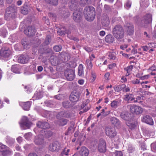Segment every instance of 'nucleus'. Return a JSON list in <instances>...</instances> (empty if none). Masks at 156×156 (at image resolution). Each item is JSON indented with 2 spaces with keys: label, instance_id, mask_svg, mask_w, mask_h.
<instances>
[{
  "label": "nucleus",
  "instance_id": "obj_1",
  "mask_svg": "<svg viewBox=\"0 0 156 156\" xmlns=\"http://www.w3.org/2000/svg\"><path fill=\"white\" fill-rule=\"evenodd\" d=\"M124 30L122 27L119 24L116 25L112 28V34L114 37L118 41H121L124 37Z\"/></svg>",
  "mask_w": 156,
  "mask_h": 156
},
{
  "label": "nucleus",
  "instance_id": "obj_2",
  "mask_svg": "<svg viewBox=\"0 0 156 156\" xmlns=\"http://www.w3.org/2000/svg\"><path fill=\"white\" fill-rule=\"evenodd\" d=\"M83 13L85 19L88 21H92L95 18V9L92 6L86 7Z\"/></svg>",
  "mask_w": 156,
  "mask_h": 156
},
{
  "label": "nucleus",
  "instance_id": "obj_3",
  "mask_svg": "<svg viewBox=\"0 0 156 156\" xmlns=\"http://www.w3.org/2000/svg\"><path fill=\"white\" fill-rule=\"evenodd\" d=\"M152 21V16L148 13L144 16L139 23V25L141 27L147 28L151 23Z\"/></svg>",
  "mask_w": 156,
  "mask_h": 156
},
{
  "label": "nucleus",
  "instance_id": "obj_4",
  "mask_svg": "<svg viewBox=\"0 0 156 156\" xmlns=\"http://www.w3.org/2000/svg\"><path fill=\"white\" fill-rule=\"evenodd\" d=\"M106 135L110 138H114L117 134V132L114 127H108L105 130Z\"/></svg>",
  "mask_w": 156,
  "mask_h": 156
},
{
  "label": "nucleus",
  "instance_id": "obj_5",
  "mask_svg": "<svg viewBox=\"0 0 156 156\" xmlns=\"http://www.w3.org/2000/svg\"><path fill=\"white\" fill-rule=\"evenodd\" d=\"M10 151L9 147L4 144H0V155L6 156L10 154Z\"/></svg>",
  "mask_w": 156,
  "mask_h": 156
},
{
  "label": "nucleus",
  "instance_id": "obj_6",
  "mask_svg": "<svg viewBox=\"0 0 156 156\" xmlns=\"http://www.w3.org/2000/svg\"><path fill=\"white\" fill-rule=\"evenodd\" d=\"M11 52L8 47H3L0 50V56L4 58H7L11 54Z\"/></svg>",
  "mask_w": 156,
  "mask_h": 156
},
{
  "label": "nucleus",
  "instance_id": "obj_7",
  "mask_svg": "<svg viewBox=\"0 0 156 156\" xmlns=\"http://www.w3.org/2000/svg\"><path fill=\"white\" fill-rule=\"evenodd\" d=\"M129 106L130 110L132 113L139 114L143 112V109L140 107L134 105H130Z\"/></svg>",
  "mask_w": 156,
  "mask_h": 156
},
{
  "label": "nucleus",
  "instance_id": "obj_8",
  "mask_svg": "<svg viewBox=\"0 0 156 156\" xmlns=\"http://www.w3.org/2000/svg\"><path fill=\"white\" fill-rule=\"evenodd\" d=\"M80 97V94L78 92H73L70 94L69 99L70 101L73 102H76L78 101Z\"/></svg>",
  "mask_w": 156,
  "mask_h": 156
},
{
  "label": "nucleus",
  "instance_id": "obj_9",
  "mask_svg": "<svg viewBox=\"0 0 156 156\" xmlns=\"http://www.w3.org/2000/svg\"><path fill=\"white\" fill-rule=\"evenodd\" d=\"M82 12L80 11H75L73 14V18L74 20L76 22H79L82 20Z\"/></svg>",
  "mask_w": 156,
  "mask_h": 156
},
{
  "label": "nucleus",
  "instance_id": "obj_10",
  "mask_svg": "<svg viewBox=\"0 0 156 156\" xmlns=\"http://www.w3.org/2000/svg\"><path fill=\"white\" fill-rule=\"evenodd\" d=\"M65 76L68 80L71 81L74 78V72L73 70L69 69L65 71Z\"/></svg>",
  "mask_w": 156,
  "mask_h": 156
},
{
  "label": "nucleus",
  "instance_id": "obj_11",
  "mask_svg": "<svg viewBox=\"0 0 156 156\" xmlns=\"http://www.w3.org/2000/svg\"><path fill=\"white\" fill-rule=\"evenodd\" d=\"M141 120L143 122L151 125L154 124V122L152 118L148 115H144L141 118Z\"/></svg>",
  "mask_w": 156,
  "mask_h": 156
},
{
  "label": "nucleus",
  "instance_id": "obj_12",
  "mask_svg": "<svg viewBox=\"0 0 156 156\" xmlns=\"http://www.w3.org/2000/svg\"><path fill=\"white\" fill-rule=\"evenodd\" d=\"M25 34L29 36H33L36 32L35 27L32 26H29L24 31Z\"/></svg>",
  "mask_w": 156,
  "mask_h": 156
},
{
  "label": "nucleus",
  "instance_id": "obj_13",
  "mask_svg": "<svg viewBox=\"0 0 156 156\" xmlns=\"http://www.w3.org/2000/svg\"><path fill=\"white\" fill-rule=\"evenodd\" d=\"M71 113L67 111H62L59 112L56 115L57 119H60L62 118H69L71 117Z\"/></svg>",
  "mask_w": 156,
  "mask_h": 156
},
{
  "label": "nucleus",
  "instance_id": "obj_14",
  "mask_svg": "<svg viewBox=\"0 0 156 156\" xmlns=\"http://www.w3.org/2000/svg\"><path fill=\"white\" fill-rule=\"evenodd\" d=\"M106 144L104 140L101 139L99 142L98 150L101 152H104L106 150Z\"/></svg>",
  "mask_w": 156,
  "mask_h": 156
},
{
  "label": "nucleus",
  "instance_id": "obj_15",
  "mask_svg": "<svg viewBox=\"0 0 156 156\" xmlns=\"http://www.w3.org/2000/svg\"><path fill=\"white\" fill-rule=\"evenodd\" d=\"M15 11V9L14 7L11 6H9L6 9L5 14V18L12 17Z\"/></svg>",
  "mask_w": 156,
  "mask_h": 156
},
{
  "label": "nucleus",
  "instance_id": "obj_16",
  "mask_svg": "<svg viewBox=\"0 0 156 156\" xmlns=\"http://www.w3.org/2000/svg\"><path fill=\"white\" fill-rule=\"evenodd\" d=\"M69 8L72 11H76L78 8V2L76 0H72L69 3Z\"/></svg>",
  "mask_w": 156,
  "mask_h": 156
},
{
  "label": "nucleus",
  "instance_id": "obj_17",
  "mask_svg": "<svg viewBox=\"0 0 156 156\" xmlns=\"http://www.w3.org/2000/svg\"><path fill=\"white\" fill-rule=\"evenodd\" d=\"M20 126L21 127H25L27 128H29L31 126V122L29 121L27 117H24L22 119Z\"/></svg>",
  "mask_w": 156,
  "mask_h": 156
},
{
  "label": "nucleus",
  "instance_id": "obj_18",
  "mask_svg": "<svg viewBox=\"0 0 156 156\" xmlns=\"http://www.w3.org/2000/svg\"><path fill=\"white\" fill-rule=\"evenodd\" d=\"M126 29L129 35H131L133 33L134 29L133 26L130 23H126L125 26Z\"/></svg>",
  "mask_w": 156,
  "mask_h": 156
},
{
  "label": "nucleus",
  "instance_id": "obj_19",
  "mask_svg": "<svg viewBox=\"0 0 156 156\" xmlns=\"http://www.w3.org/2000/svg\"><path fill=\"white\" fill-rule=\"evenodd\" d=\"M44 137L42 135H39L35 137L34 142L36 145L41 144L44 142Z\"/></svg>",
  "mask_w": 156,
  "mask_h": 156
},
{
  "label": "nucleus",
  "instance_id": "obj_20",
  "mask_svg": "<svg viewBox=\"0 0 156 156\" xmlns=\"http://www.w3.org/2000/svg\"><path fill=\"white\" fill-rule=\"evenodd\" d=\"M29 60V58L27 55H20L18 59V62L25 64L27 63Z\"/></svg>",
  "mask_w": 156,
  "mask_h": 156
},
{
  "label": "nucleus",
  "instance_id": "obj_21",
  "mask_svg": "<svg viewBox=\"0 0 156 156\" xmlns=\"http://www.w3.org/2000/svg\"><path fill=\"white\" fill-rule=\"evenodd\" d=\"M61 56H59L58 58L56 56L53 57V58H52L51 59V64L54 66H56L57 65L60 64L62 62H64L65 61V60H63L62 59L61 60H58V58H60V57Z\"/></svg>",
  "mask_w": 156,
  "mask_h": 156
},
{
  "label": "nucleus",
  "instance_id": "obj_22",
  "mask_svg": "<svg viewBox=\"0 0 156 156\" xmlns=\"http://www.w3.org/2000/svg\"><path fill=\"white\" fill-rule=\"evenodd\" d=\"M36 125L37 127L41 129L47 128L50 127L49 124L46 122L38 121Z\"/></svg>",
  "mask_w": 156,
  "mask_h": 156
},
{
  "label": "nucleus",
  "instance_id": "obj_23",
  "mask_svg": "<svg viewBox=\"0 0 156 156\" xmlns=\"http://www.w3.org/2000/svg\"><path fill=\"white\" fill-rule=\"evenodd\" d=\"M110 22L108 17L106 15H105L101 20L102 25L105 27H108L110 24Z\"/></svg>",
  "mask_w": 156,
  "mask_h": 156
},
{
  "label": "nucleus",
  "instance_id": "obj_24",
  "mask_svg": "<svg viewBox=\"0 0 156 156\" xmlns=\"http://www.w3.org/2000/svg\"><path fill=\"white\" fill-rule=\"evenodd\" d=\"M111 123L115 126H119L120 124V122L119 119L115 117H112L110 119Z\"/></svg>",
  "mask_w": 156,
  "mask_h": 156
},
{
  "label": "nucleus",
  "instance_id": "obj_25",
  "mask_svg": "<svg viewBox=\"0 0 156 156\" xmlns=\"http://www.w3.org/2000/svg\"><path fill=\"white\" fill-rule=\"evenodd\" d=\"M20 105L24 110H28L30 106V102L29 101L21 102L20 103Z\"/></svg>",
  "mask_w": 156,
  "mask_h": 156
},
{
  "label": "nucleus",
  "instance_id": "obj_26",
  "mask_svg": "<svg viewBox=\"0 0 156 156\" xmlns=\"http://www.w3.org/2000/svg\"><path fill=\"white\" fill-rule=\"evenodd\" d=\"M11 71L15 73H20V66L17 64L12 65L11 68Z\"/></svg>",
  "mask_w": 156,
  "mask_h": 156
},
{
  "label": "nucleus",
  "instance_id": "obj_27",
  "mask_svg": "<svg viewBox=\"0 0 156 156\" xmlns=\"http://www.w3.org/2000/svg\"><path fill=\"white\" fill-rule=\"evenodd\" d=\"M21 44L24 49H27L29 48L30 43L27 38H24L21 41Z\"/></svg>",
  "mask_w": 156,
  "mask_h": 156
},
{
  "label": "nucleus",
  "instance_id": "obj_28",
  "mask_svg": "<svg viewBox=\"0 0 156 156\" xmlns=\"http://www.w3.org/2000/svg\"><path fill=\"white\" fill-rule=\"evenodd\" d=\"M58 143L57 142H55L51 144L49 146V150L52 151H55L57 150L58 148Z\"/></svg>",
  "mask_w": 156,
  "mask_h": 156
},
{
  "label": "nucleus",
  "instance_id": "obj_29",
  "mask_svg": "<svg viewBox=\"0 0 156 156\" xmlns=\"http://www.w3.org/2000/svg\"><path fill=\"white\" fill-rule=\"evenodd\" d=\"M80 152L82 156H87L89 154L88 149L85 147H81Z\"/></svg>",
  "mask_w": 156,
  "mask_h": 156
},
{
  "label": "nucleus",
  "instance_id": "obj_30",
  "mask_svg": "<svg viewBox=\"0 0 156 156\" xmlns=\"http://www.w3.org/2000/svg\"><path fill=\"white\" fill-rule=\"evenodd\" d=\"M114 37L111 34H108L105 37V41L108 43H112L115 41Z\"/></svg>",
  "mask_w": 156,
  "mask_h": 156
},
{
  "label": "nucleus",
  "instance_id": "obj_31",
  "mask_svg": "<svg viewBox=\"0 0 156 156\" xmlns=\"http://www.w3.org/2000/svg\"><path fill=\"white\" fill-rule=\"evenodd\" d=\"M126 87V85L122 84L120 85H119L114 87V90L116 92H119L125 88Z\"/></svg>",
  "mask_w": 156,
  "mask_h": 156
},
{
  "label": "nucleus",
  "instance_id": "obj_32",
  "mask_svg": "<svg viewBox=\"0 0 156 156\" xmlns=\"http://www.w3.org/2000/svg\"><path fill=\"white\" fill-rule=\"evenodd\" d=\"M134 99L133 95L131 94H126L124 96V100L125 101H133Z\"/></svg>",
  "mask_w": 156,
  "mask_h": 156
},
{
  "label": "nucleus",
  "instance_id": "obj_33",
  "mask_svg": "<svg viewBox=\"0 0 156 156\" xmlns=\"http://www.w3.org/2000/svg\"><path fill=\"white\" fill-rule=\"evenodd\" d=\"M59 120L58 122L59 125L61 126H63L66 125L69 120L67 119H59Z\"/></svg>",
  "mask_w": 156,
  "mask_h": 156
},
{
  "label": "nucleus",
  "instance_id": "obj_34",
  "mask_svg": "<svg viewBox=\"0 0 156 156\" xmlns=\"http://www.w3.org/2000/svg\"><path fill=\"white\" fill-rule=\"evenodd\" d=\"M90 3V0H80L79 3L81 6H84Z\"/></svg>",
  "mask_w": 156,
  "mask_h": 156
},
{
  "label": "nucleus",
  "instance_id": "obj_35",
  "mask_svg": "<svg viewBox=\"0 0 156 156\" xmlns=\"http://www.w3.org/2000/svg\"><path fill=\"white\" fill-rule=\"evenodd\" d=\"M121 118L125 120H127L129 119V114L128 112H124L121 114Z\"/></svg>",
  "mask_w": 156,
  "mask_h": 156
},
{
  "label": "nucleus",
  "instance_id": "obj_36",
  "mask_svg": "<svg viewBox=\"0 0 156 156\" xmlns=\"http://www.w3.org/2000/svg\"><path fill=\"white\" fill-rule=\"evenodd\" d=\"M63 107L66 108H70L72 106L71 103L68 101H65L62 103Z\"/></svg>",
  "mask_w": 156,
  "mask_h": 156
},
{
  "label": "nucleus",
  "instance_id": "obj_37",
  "mask_svg": "<svg viewBox=\"0 0 156 156\" xmlns=\"http://www.w3.org/2000/svg\"><path fill=\"white\" fill-rule=\"evenodd\" d=\"M133 68V66L132 65L128 66L126 68H125V70L127 72L126 74V76H128L130 74V72L132 70Z\"/></svg>",
  "mask_w": 156,
  "mask_h": 156
},
{
  "label": "nucleus",
  "instance_id": "obj_38",
  "mask_svg": "<svg viewBox=\"0 0 156 156\" xmlns=\"http://www.w3.org/2000/svg\"><path fill=\"white\" fill-rule=\"evenodd\" d=\"M119 103L116 100L113 101L111 104V106L113 108H116L119 105Z\"/></svg>",
  "mask_w": 156,
  "mask_h": 156
},
{
  "label": "nucleus",
  "instance_id": "obj_39",
  "mask_svg": "<svg viewBox=\"0 0 156 156\" xmlns=\"http://www.w3.org/2000/svg\"><path fill=\"white\" fill-rule=\"evenodd\" d=\"M7 142L9 144L12 145L14 144L15 140L14 139L9 136L7 137Z\"/></svg>",
  "mask_w": 156,
  "mask_h": 156
},
{
  "label": "nucleus",
  "instance_id": "obj_40",
  "mask_svg": "<svg viewBox=\"0 0 156 156\" xmlns=\"http://www.w3.org/2000/svg\"><path fill=\"white\" fill-rule=\"evenodd\" d=\"M7 34V30L5 28L2 29L0 31V34L1 36H2L3 37H6Z\"/></svg>",
  "mask_w": 156,
  "mask_h": 156
},
{
  "label": "nucleus",
  "instance_id": "obj_41",
  "mask_svg": "<svg viewBox=\"0 0 156 156\" xmlns=\"http://www.w3.org/2000/svg\"><path fill=\"white\" fill-rule=\"evenodd\" d=\"M86 64L87 65V68L91 69L93 66L91 61L89 59H87L86 61Z\"/></svg>",
  "mask_w": 156,
  "mask_h": 156
},
{
  "label": "nucleus",
  "instance_id": "obj_42",
  "mask_svg": "<svg viewBox=\"0 0 156 156\" xmlns=\"http://www.w3.org/2000/svg\"><path fill=\"white\" fill-rule=\"evenodd\" d=\"M48 3L53 5H56L58 4V0H45Z\"/></svg>",
  "mask_w": 156,
  "mask_h": 156
},
{
  "label": "nucleus",
  "instance_id": "obj_43",
  "mask_svg": "<svg viewBox=\"0 0 156 156\" xmlns=\"http://www.w3.org/2000/svg\"><path fill=\"white\" fill-rule=\"evenodd\" d=\"M27 8L28 7L27 6L22 8L21 10V13L24 15L27 14L28 12Z\"/></svg>",
  "mask_w": 156,
  "mask_h": 156
},
{
  "label": "nucleus",
  "instance_id": "obj_44",
  "mask_svg": "<svg viewBox=\"0 0 156 156\" xmlns=\"http://www.w3.org/2000/svg\"><path fill=\"white\" fill-rule=\"evenodd\" d=\"M24 137L27 140H29L32 138V134L30 132L26 133L24 134Z\"/></svg>",
  "mask_w": 156,
  "mask_h": 156
},
{
  "label": "nucleus",
  "instance_id": "obj_45",
  "mask_svg": "<svg viewBox=\"0 0 156 156\" xmlns=\"http://www.w3.org/2000/svg\"><path fill=\"white\" fill-rule=\"evenodd\" d=\"M83 73V66L82 65H80L79 66L78 74L79 76H81Z\"/></svg>",
  "mask_w": 156,
  "mask_h": 156
},
{
  "label": "nucleus",
  "instance_id": "obj_46",
  "mask_svg": "<svg viewBox=\"0 0 156 156\" xmlns=\"http://www.w3.org/2000/svg\"><path fill=\"white\" fill-rule=\"evenodd\" d=\"M51 39L50 36L48 35L46 37V39L44 41V44L46 45H48L51 42Z\"/></svg>",
  "mask_w": 156,
  "mask_h": 156
},
{
  "label": "nucleus",
  "instance_id": "obj_47",
  "mask_svg": "<svg viewBox=\"0 0 156 156\" xmlns=\"http://www.w3.org/2000/svg\"><path fill=\"white\" fill-rule=\"evenodd\" d=\"M53 134L52 132L50 130H48L45 132V136L47 138L51 137Z\"/></svg>",
  "mask_w": 156,
  "mask_h": 156
},
{
  "label": "nucleus",
  "instance_id": "obj_48",
  "mask_svg": "<svg viewBox=\"0 0 156 156\" xmlns=\"http://www.w3.org/2000/svg\"><path fill=\"white\" fill-rule=\"evenodd\" d=\"M108 56L110 59H115V53L114 52L109 53Z\"/></svg>",
  "mask_w": 156,
  "mask_h": 156
},
{
  "label": "nucleus",
  "instance_id": "obj_49",
  "mask_svg": "<svg viewBox=\"0 0 156 156\" xmlns=\"http://www.w3.org/2000/svg\"><path fill=\"white\" fill-rule=\"evenodd\" d=\"M128 150L129 153H132L134 151L135 148L131 144H129L128 147Z\"/></svg>",
  "mask_w": 156,
  "mask_h": 156
},
{
  "label": "nucleus",
  "instance_id": "obj_50",
  "mask_svg": "<svg viewBox=\"0 0 156 156\" xmlns=\"http://www.w3.org/2000/svg\"><path fill=\"white\" fill-rule=\"evenodd\" d=\"M53 49L56 52H59L61 50L62 47L61 46L56 45L54 47Z\"/></svg>",
  "mask_w": 156,
  "mask_h": 156
},
{
  "label": "nucleus",
  "instance_id": "obj_51",
  "mask_svg": "<svg viewBox=\"0 0 156 156\" xmlns=\"http://www.w3.org/2000/svg\"><path fill=\"white\" fill-rule=\"evenodd\" d=\"M70 150L69 149H67L65 148L64 150L62 152L61 155L63 156L64 154L65 155H68V153L69 152Z\"/></svg>",
  "mask_w": 156,
  "mask_h": 156
},
{
  "label": "nucleus",
  "instance_id": "obj_52",
  "mask_svg": "<svg viewBox=\"0 0 156 156\" xmlns=\"http://www.w3.org/2000/svg\"><path fill=\"white\" fill-rule=\"evenodd\" d=\"M143 97L142 96H137L136 98V100H135L134 101V102L135 103L136 102H141V100L143 99Z\"/></svg>",
  "mask_w": 156,
  "mask_h": 156
},
{
  "label": "nucleus",
  "instance_id": "obj_53",
  "mask_svg": "<svg viewBox=\"0 0 156 156\" xmlns=\"http://www.w3.org/2000/svg\"><path fill=\"white\" fill-rule=\"evenodd\" d=\"M91 77L92 78V79L91 80L92 82H94L96 78V75L95 73L94 72L92 71L91 73Z\"/></svg>",
  "mask_w": 156,
  "mask_h": 156
},
{
  "label": "nucleus",
  "instance_id": "obj_54",
  "mask_svg": "<svg viewBox=\"0 0 156 156\" xmlns=\"http://www.w3.org/2000/svg\"><path fill=\"white\" fill-rule=\"evenodd\" d=\"M115 154V156H123L122 152L120 151H116Z\"/></svg>",
  "mask_w": 156,
  "mask_h": 156
},
{
  "label": "nucleus",
  "instance_id": "obj_55",
  "mask_svg": "<svg viewBox=\"0 0 156 156\" xmlns=\"http://www.w3.org/2000/svg\"><path fill=\"white\" fill-rule=\"evenodd\" d=\"M88 103V101H83V102L82 104L81 105V108H83L87 105Z\"/></svg>",
  "mask_w": 156,
  "mask_h": 156
},
{
  "label": "nucleus",
  "instance_id": "obj_56",
  "mask_svg": "<svg viewBox=\"0 0 156 156\" xmlns=\"http://www.w3.org/2000/svg\"><path fill=\"white\" fill-rule=\"evenodd\" d=\"M131 2L130 1H128L125 5V7L127 9L129 8L131 6Z\"/></svg>",
  "mask_w": 156,
  "mask_h": 156
},
{
  "label": "nucleus",
  "instance_id": "obj_57",
  "mask_svg": "<svg viewBox=\"0 0 156 156\" xmlns=\"http://www.w3.org/2000/svg\"><path fill=\"white\" fill-rule=\"evenodd\" d=\"M131 82L134 84H138L140 83V80L138 79H136V80H133L131 81Z\"/></svg>",
  "mask_w": 156,
  "mask_h": 156
},
{
  "label": "nucleus",
  "instance_id": "obj_58",
  "mask_svg": "<svg viewBox=\"0 0 156 156\" xmlns=\"http://www.w3.org/2000/svg\"><path fill=\"white\" fill-rule=\"evenodd\" d=\"M58 34L60 35H62L65 34V32L64 30H60L57 32Z\"/></svg>",
  "mask_w": 156,
  "mask_h": 156
},
{
  "label": "nucleus",
  "instance_id": "obj_59",
  "mask_svg": "<svg viewBox=\"0 0 156 156\" xmlns=\"http://www.w3.org/2000/svg\"><path fill=\"white\" fill-rule=\"evenodd\" d=\"M130 90V88L126 86L125 88L123 89V91L126 92H129Z\"/></svg>",
  "mask_w": 156,
  "mask_h": 156
},
{
  "label": "nucleus",
  "instance_id": "obj_60",
  "mask_svg": "<svg viewBox=\"0 0 156 156\" xmlns=\"http://www.w3.org/2000/svg\"><path fill=\"white\" fill-rule=\"evenodd\" d=\"M83 48L86 51L88 52H90L92 51L91 48L87 46L84 47Z\"/></svg>",
  "mask_w": 156,
  "mask_h": 156
},
{
  "label": "nucleus",
  "instance_id": "obj_61",
  "mask_svg": "<svg viewBox=\"0 0 156 156\" xmlns=\"http://www.w3.org/2000/svg\"><path fill=\"white\" fill-rule=\"evenodd\" d=\"M104 8L108 11H110L111 10V8L110 6L107 5H105L104 6Z\"/></svg>",
  "mask_w": 156,
  "mask_h": 156
},
{
  "label": "nucleus",
  "instance_id": "obj_62",
  "mask_svg": "<svg viewBox=\"0 0 156 156\" xmlns=\"http://www.w3.org/2000/svg\"><path fill=\"white\" fill-rule=\"evenodd\" d=\"M110 113V111H108L107 112H105L104 113L102 114V116L103 117H105L107 116L108 115H109Z\"/></svg>",
  "mask_w": 156,
  "mask_h": 156
},
{
  "label": "nucleus",
  "instance_id": "obj_63",
  "mask_svg": "<svg viewBox=\"0 0 156 156\" xmlns=\"http://www.w3.org/2000/svg\"><path fill=\"white\" fill-rule=\"evenodd\" d=\"M28 156H38L35 153H30L28 155Z\"/></svg>",
  "mask_w": 156,
  "mask_h": 156
},
{
  "label": "nucleus",
  "instance_id": "obj_64",
  "mask_svg": "<svg viewBox=\"0 0 156 156\" xmlns=\"http://www.w3.org/2000/svg\"><path fill=\"white\" fill-rule=\"evenodd\" d=\"M151 146H153V149L156 151V142L154 144H152Z\"/></svg>",
  "mask_w": 156,
  "mask_h": 156
}]
</instances>
